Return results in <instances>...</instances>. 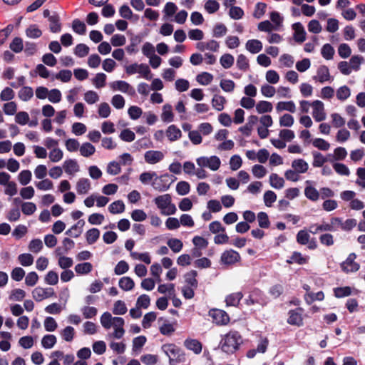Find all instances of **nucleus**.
I'll use <instances>...</instances> for the list:
<instances>
[{"mask_svg": "<svg viewBox=\"0 0 365 365\" xmlns=\"http://www.w3.org/2000/svg\"><path fill=\"white\" fill-rule=\"evenodd\" d=\"M100 322L106 330H110L106 337L122 339L125 334V320L120 317H113L108 312H103L100 317Z\"/></svg>", "mask_w": 365, "mask_h": 365, "instance_id": "obj_1", "label": "nucleus"}, {"mask_svg": "<svg viewBox=\"0 0 365 365\" xmlns=\"http://www.w3.org/2000/svg\"><path fill=\"white\" fill-rule=\"evenodd\" d=\"M242 344L241 334L236 330H230L221 336L219 346L223 352L232 354L240 349Z\"/></svg>", "mask_w": 365, "mask_h": 365, "instance_id": "obj_2", "label": "nucleus"}, {"mask_svg": "<svg viewBox=\"0 0 365 365\" xmlns=\"http://www.w3.org/2000/svg\"><path fill=\"white\" fill-rule=\"evenodd\" d=\"M153 201L163 215L175 214L177 208L175 204L172 202V197L170 194L159 195Z\"/></svg>", "mask_w": 365, "mask_h": 365, "instance_id": "obj_3", "label": "nucleus"}, {"mask_svg": "<svg viewBox=\"0 0 365 365\" xmlns=\"http://www.w3.org/2000/svg\"><path fill=\"white\" fill-rule=\"evenodd\" d=\"M163 351L169 358L170 365H176L185 359L182 350L173 344H166L162 346Z\"/></svg>", "mask_w": 365, "mask_h": 365, "instance_id": "obj_4", "label": "nucleus"}, {"mask_svg": "<svg viewBox=\"0 0 365 365\" xmlns=\"http://www.w3.org/2000/svg\"><path fill=\"white\" fill-rule=\"evenodd\" d=\"M197 165L200 168H207L212 171L217 170L221 165L220 159L216 155L202 156L196 159Z\"/></svg>", "mask_w": 365, "mask_h": 365, "instance_id": "obj_5", "label": "nucleus"}, {"mask_svg": "<svg viewBox=\"0 0 365 365\" xmlns=\"http://www.w3.org/2000/svg\"><path fill=\"white\" fill-rule=\"evenodd\" d=\"M125 71L129 75L139 73L146 80L152 78V73L149 66L144 63L129 65L125 68Z\"/></svg>", "mask_w": 365, "mask_h": 365, "instance_id": "obj_6", "label": "nucleus"}, {"mask_svg": "<svg viewBox=\"0 0 365 365\" xmlns=\"http://www.w3.org/2000/svg\"><path fill=\"white\" fill-rule=\"evenodd\" d=\"M170 178L171 176L168 174L161 175L160 176L157 175L151 185L157 191L165 192L170 188V185L175 180V178L170 182Z\"/></svg>", "mask_w": 365, "mask_h": 365, "instance_id": "obj_7", "label": "nucleus"}, {"mask_svg": "<svg viewBox=\"0 0 365 365\" xmlns=\"http://www.w3.org/2000/svg\"><path fill=\"white\" fill-rule=\"evenodd\" d=\"M312 80L315 83L321 84L331 83L333 81V77L330 74L329 68L327 66H319L316 71V74L312 76Z\"/></svg>", "mask_w": 365, "mask_h": 365, "instance_id": "obj_8", "label": "nucleus"}, {"mask_svg": "<svg viewBox=\"0 0 365 365\" xmlns=\"http://www.w3.org/2000/svg\"><path fill=\"white\" fill-rule=\"evenodd\" d=\"M209 316L212 322L218 326H225L230 322V317L226 312L219 309H212L209 311Z\"/></svg>", "mask_w": 365, "mask_h": 365, "instance_id": "obj_9", "label": "nucleus"}, {"mask_svg": "<svg viewBox=\"0 0 365 365\" xmlns=\"http://www.w3.org/2000/svg\"><path fill=\"white\" fill-rule=\"evenodd\" d=\"M312 109V115L315 121L321 122L326 119L327 113L324 108V104L322 101H313Z\"/></svg>", "mask_w": 365, "mask_h": 365, "instance_id": "obj_10", "label": "nucleus"}, {"mask_svg": "<svg viewBox=\"0 0 365 365\" xmlns=\"http://www.w3.org/2000/svg\"><path fill=\"white\" fill-rule=\"evenodd\" d=\"M356 255L355 253H351L347 258L340 264L343 272L346 273L355 272L360 268V265L356 262Z\"/></svg>", "mask_w": 365, "mask_h": 365, "instance_id": "obj_11", "label": "nucleus"}, {"mask_svg": "<svg viewBox=\"0 0 365 365\" xmlns=\"http://www.w3.org/2000/svg\"><path fill=\"white\" fill-rule=\"evenodd\" d=\"M240 254L233 250H228L223 252L220 257V262L224 265H232L240 261Z\"/></svg>", "mask_w": 365, "mask_h": 365, "instance_id": "obj_12", "label": "nucleus"}, {"mask_svg": "<svg viewBox=\"0 0 365 365\" xmlns=\"http://www.w3.org/2000/svg\"><path fill=\"white\" fill-rule=\"evenodd\" d=\"M55 295L53 288H43L37 287L32 291V297L36 302H41L43 299L52 297Z\"/></svg>", "mask_w": 365, "mask_h": 365, "instance_id": "obj_13", "label": "nucleus"}, {"mask_svg": "<svg viewBox=\"0 0 365 365\" xmlns=\"http://www.w3.org/2000/svg\"><path fill=\"white\" fill-rule=\"evenodd\" d=\"M109 86L114 91H118L130 95L135 93L133 88L128 82L124 81H113L110 83Z\"/></svg>", "mask_w": 365, "mask_h": 365, "instance_id": "obj_14", "label": "nucleus"}, {"mask_svg": "<svg viewBox=\"0 0 365 365\" xmlns=\"http://www.w3.org/2000/svg\"><path fill=\"white\" fill-rule=\"evenodd\" d=\"M165 155L162 151L150 150L144 154L145 161L150 165L160 163L164 159Z\"/></svg>", "mask_w": 365, "mask_h": 365, "instance_id": "obj_15", "label": "nucleus"}, {"mask_svg": "<svg viewBox=\"0 0 365 365\" xmlns=\"http://www.w3.org/2000/svg\"><path fill=\"white\" fill-rule=\"evenodd\" d=\"M288 324L297 327H301L303 324L302 309H296L289 312V317L287 319Z\"/></svg>", "mask_w": 365, "mask_h": 365, "instance_id": "obj_16", "label": "nucleus"}, {"mask_svg": "<svg viewBox=\"0 0 365 365\" xmlns=\"http://www.w3.org/2000/svg\"><path fill=\"white\" fill-rule=\"evenodd\" d=\"M63 168L65 173L69 175H75L80 171V166L74 159L66 160L63 163Z\"/></svg>", "mask_w": 365, "mask_h": 365, "instance_id": "obj_17", "label": "nucleus"}, {"mask_svg": "<svg viewBox=\"0 0 365 365\" xmlns=\"http://www.w3.org/2000/svg\"><path fill=\"white\" fill-rule=\"evenodd\" d=\"M196 48L200 51L206 50L217 52L220 48L219 43L215 40H210L207 42L200 41L197 43Z\"/></svg>", "mask_w": 365, "mask_h": 365, "instance_id": "obj_18", "label": "nucleus"}, {"mask_svg": "<svg viewBox=\"0 0 365 365\" xmlns=\"http://www.w3.org/2000/svg\"><path fill=\"white\" fill-rule=\"evenodd\" d=\"M106 339L109 341V347L110 349L117 354H122L126 349V344L123 340L116 341L117 339H112L106 337Z\"/></svg>", "mask_w": 365, "mask_h": 365, "instance_id": "obj_19", "label": "nucleus"}, {"mask_svg": "<svg viewBox=\"0 0 365 365\" xmlns=\"http://www.w3.org/2000/svg\"><path fill=\"white\" fill-rule=\"evenodd\" d=\"M76 189L78 195H86L91 190V182L88 178H80L76 182Z\"/></svg>", "mask_w": 365, "mask_h": 365, "instance_id": "obj_20", "label": "nucleus"}, {"mask_svg": "<svg viewBox=\"0 0 365 365\" xmlns=\"http://www.w3.org/2000/svg\"><path fill=\"white\" fill-rule=\"evenodd\" d=\"M292 29L294 31V40L298 43L304 42L306 39L307 34L303 25L300 22H297L292 25Z\"/></svg>", "mask_w": 365, "mask_h": 365, "instance_id": "obj_21", "label": "nucleus"}, {"mask_svg": "<svg viewBox=\"0 0 365 365\" xmlns=\"http://www.w3.org/2000/svg\"><path fill=\"white\" fill-rule=\"evenodd\" d=\"M165 135L169 141L174 142L182 137V131L175 125H170L165 130Z\"/></svg>", "mask_w": 365, "mask_h": 365, "instance_id": "obj_22", "label": "nucleus"}, {"mask_svg": "<svg viewBox=\"0 0 365 365\" xmlns=\"http://www.w3.org/2000/svg\"><path fill=\"white\" fill-rule=\"evenodd\" d=\"M292 168L299 175L306 173L309 170V164L302 158H297L292 162Z\"/></svg>", "mask_w": 365, "mask_h": 365, "instance_id": "obj_23", "label": "nucleus"}, {"mask_svg": "<svg viewBox=\"0 0 365 365\" xmlns=\"http://www.w3.org/2000/svg\"><path fill=\"white\" fill-rule=\"evenodd\" d=\"M84 225L85 222L83 220H78L66 232V235L75 238L78 237L83 232Z\"/></svg>", "mask_w": 365, "mask_h": 365, "instance_id": "obj_24", "label": "nucleus"}, {"mask_svg": "<svg viewBox=\"0 0 365 365\" xmlns=\"http://www.w3.org/2000/svg\"><path fill=\"white\" fill-rule=\"evenodd\" d=\"M309 257L303 255L301 252H294L291 257L287 260L288 264H305L308 262Z\"/></svg>", "mask_w": 365, "mask_h": 365, "instance_id": "obj_25", "label": "nucleus"}, {"mask_svg": "<svg viewBox=\"0 0 365 365\" xmlns=\"http://www.w3.org/2000/svg\"><path fill=\"white\" fill-rule=\"evenodd\" d=\"M184 346L195 354H199L202 349V344L198 340L194 339H187L184 341Z\"/></svg>", "mask_w": 365, "mask_h": 365, "instance_id": "obj_26", "label": "nucleus"}, {"mask_svg": "<svg viewBox=\"0 0 365 365\" xmlns=\"http://www.w3.org/2000/svg\"><path fill=\"white\" fill-rule=\"evenodd\" d=\"M332 231V225H329V222L325 221L320 224H312L309 226V232L314 235L322 232Z\"/></svg>", "mask_w": 365, "mask_h": 365, "instance_id": "obj_27", "label": "nucleus"}, {"mask_svg": "<svg viewBox=\"0 0 365 365\" xmlns=\"http://www.w3.org/2000/svg\"><path fill=\"white\" fill-rule=\"evenodd\" d=\"M226 103L227 100L225 97L219 94H215L211 100L212 106L217 111L224 110Z\"/></svg>", "mask_w": 365, "mask_h": 365, "instance_id": "obj_28", "label": "nucleus"}, {"mask_svg": "<svg viewBox=\"0 0 365 365\" xmlns=\"http://www.w3.org/2000/svg\"><path fill=\"white\" fill-rule=\"evenodd\" d=\"M58 257V265L63 269H68L73 264V259L66 256L62 255L59 252V248L56 250Z\"/></svg>", "mask_w": 365, "mask_h": 365, "instance_id": "obj_29", "label": "nucleus"}, {"mask_svg": "<svg viewBox=\"0 0 365 365\" xmlns=\"http://www.w3.org/2000/svg\"><path fill=\"white\" fill-rule=\"evenodd\" d=\"M269 182L270 185L277 190H280L284 187L285 181L283 178L280 177L277 173H272L269 177Z\"/></svg>", "mask_w": 365, "mask_h": 365, "instance_id": "obj_30", "label": "nucleus"}, {"mask_svg": "<svg viewBox=\"0 0 365 365\" xmlns=\"http://www.w3.org/2000/svg\"><path fill=\"white\" fill-rule=\"evenodd\" d=\"M246 49L251 53H257L262 49V43L257 39L248 40L245 44Z\"/></svg>", "mask_w": 365, "mask_h": 365, "instance_id": "obj_31", "label": "nucleus"}, {"mask_svg": "<svg viewBox=\"0 0 365 365\" xmlns=\"http://www.w3.org/2000/svg\"><path fill=\"white\" fill-rule=\"evenodd\" d=\"M26 36L29 38H38L42 36V31L37 24H31L25 30Z\"/></svg>", "mask_w": 365, "mask_h": 365, "instance_id": "obj_32", "label": "nucleus"}, {"mask_svg": "<svg viewBox=\"0 0 365 365\" xmlns=\"http://www.w3.org/2000/svg\"><path fill=\"white\" fill-rule=\"evenodd\" d=\"M276 110L277 112L286 110L290 113H294L296 111V105L292 101H279L276 105Z\"/></svg>", "mask_w": 365, "mask_h": 365, "instance_id": "obj_33", "label": "nucleus"}, {"mask_svg": "<svg viewBox=\"0 0 365 365\" xmlns=\"http://www.w3.org/2000/svg\"><path fill=\"white\" fill-rule=\"evenodd\" d=\"M161 119L163 122L170 123L174 120L173 107L170 104H165L163 106Z\"/></svg>", "mask_w": 365, "mask_h": 365, "instance_id": "obj_34", "label": "nucleus"}, {"mask_svg": "<svg viewBox=\"0 0 365 365\" xmlns=\"http://www.w3.org/2000/svg\"><path fill=\"white\" fill-rule=\"evenodd\" d=\"M79 152L83 157L89 158L96 153V148L91 143L86 142L81 145Z\"/></svg>", "mask_w": 365, "mask_h": 365, "instance_id": "obj_35", "label": "nucleus"}, {"mask_svg": "<svg viewBox=\"0 0 365 365\" xmlns=\"http://www.w3.org/2000/svg\"><path fill=\"white\" fill-rule=\"evenodd\" d=\"M75 335V329L71 326H66L64 329L60 331V336L66 342L72 341Z\"/></svg>", "mask_w": 365, "mask_h": 365, "instance_id": "obj_36", "label": "nucleus"}, {"mask_svg": "<svg viewBox=\"0 0 365 365\" xmlns=\"http://www.w3.org/2000/svg\"><path fill=\"white\" fill-rule=\"evenodd\" d=\"M49 29L52 33H58L61 30V24L58 15H52L48 18Z\"/></svg>", "mask_w": 365, "mask_h": 365, "instance_id": "obj_37", "label": "nucleus"}, {"mask_svg": "<svg viewBox=\"0 0 365 365\" xmlns=\"http://www.w3.org/2000/svg\"><path fill=\"white\" fill-rule=\"evenodd\" d=\"M255 108L258 113L262 114L271 112L273 109V106L269 101H259L256 103Z\"/></svg>", "mask_w": 365, "mask_h": 365, "instance_id": "obj_38", "label": "nucleus"}, {"mask_svg": "<svg viewBox=\"0 0 365 365\" xmlns=\"http://www.w3.org/2000/svg\"><path fill=\"white\" fill-rule=\"evenodd\" d=\"M125 205L122 200H116L113 202L108 206L109 212L113 215L120 214L125 211Z\"/></svg>", "mask_w": 365, "mask_h": 365, "instance_id": "obj_39", "label": "nucleus"}, {"mask_svg": "<svg viewBox=\"0 0 365 365\" xmlns=\"http://www.w3.org/2000/svg\"><path fill=\"white\" fill-rule=\"evenodd\" d=\"M130 257L133 259L141 261L147 264H150L151 263V257L149 252H131L130 253Z\"/></svg>", "mask_w": 365, "mask_h": 365, "instance_id": "obj_40", "label": "nucleus"}, {"mask_svg": "<svg viewBox=\"0 0 365 365\" xmlns=\"http://www.w3.org/2000/svg\"><path fill=\"white\" fill-rule=\"evenodd\" d=\"M17 179L21 185L26 186L31 181L32 173L29 170H23L19 173Z\"/></svg>", "mask_w": 365, "mask_h": 365, "instance_id": "obj_41", "label": "nucleus"}, {"mask_svg": "<svg viewBox=\"0 0 365 365\" xmlns=\"http://www.w3.org/2000/svg\"><path fill=\"white\" fill-rule=\"evenodd\" d=\"M57 342V338L53 334H46L41 339V345L44 349L53 348Z\"/></svg>", "mask_w": 365, "mask_h": 365, "instance_id": "obj_42", "label": "nucleus"}, {"mask_svg": "<svg viewBox=\"0 0 365 365\" xmlns=\"http://www.w3.org/2000/svg\"><path fill=\"white\" fill-rule=\"evenodd\" d=\"M118 285L124 291H130L134 288L135 282L129 277H123L119 279Z\"/></svg>", "mask_w": 365, "mask_h": 365, "instance_id": "obj_43", "label": "nucleus"}, {"mask_svg": "<svg viewBox=\"0 0 365 365\" xmlns=\"http://www.w3.org/2000/svg\"><path fill=\"white\" fill-rule=\"evenodd\" d=\"M243 295L242 292H235L232 293L227 296L225 299V302L227 306H237L242 299Z\"/></svg>", "mask_w": 365, "mask_h": 365, "instance_id": "obj_44", "label": "nucleus"}, {"mask_svg": "<svg viewBox=\"0 0 365 365\" xmlns=\"http://www.w3.org/2000/svg\"><path fill=\"white\" fill-rule=\"evenodd\" d=\"M304 195L312 201H317L319 200L320 194L314 187L307 185L304 188Z\"/></svg>", "mask_w": 365, "mask_h": 365, "instance_id": "obj_45", "label": "nucleus"}, {"mask_svg": "<svg viewBox=\"0 0 365 365\" xmlns=\"http://www.w3.org/2000/svg\"><path fill=\"white\" fill-rule=\"evenodd\" d=\"M100 237V230L97 228H91L86 232V239L88 245L95 243Z\"/></svg>", "mask_w": 365, "mask_h": 365, "instance_id": "obj_46", "label": "nucleus"}, {"mask_svg": "<svg viewBox=\"0 0 365 365\" xmlns=\"http://www.w3.org/2000/svg\"><path fill=\"white\" fill-rule=\"evenodd\" d=\"M158 292L160 294H168L170 297H175V284L172 283L161 284L158 287Z\"/></svg>", "mask_w": 365, "mask_h": 365, "instance_id": "obj_47", "label": "nucleus"}, {"mask_svg": "<svg viewBox=\"0 0 365 365\" xmlns=\"http://www.w3.org/2000/svg\"><path fill=\"white\" fill-rule=\"evenodd\" d=\"M336 96L338 100L344 101L351 96V89L347 86H340L336 91Z\"/></svg>", "mask_w": 365, "mask_h": 365, "instance_id": "obj_48", "label": "nucleus"}, {"mask_svg": "<svg viewBox=\"0 0 365 365\" xmlns=\"http://www.w3.org/2000/svg\"><path fill=\"white\" fill-rule=\"evenodd\" d=\"M63 158V152L58 147L54 149H51L48 153V158L52 163H58Z\"/></svg>", "mask_w": 365, "mask_h": 365, "instance_id": "obj_49", "label": "nucleus"}, {"mask_svg": "<svg viewBox=\"0 0 365 365\" xmlns=\"http://www.w3.org/2000/svg\"><path fill=\"white\" fill-rule=\"evenodd\" d=\"M364 62V59L361 56L354 55L350 58L349 63L352 71H358Z\"/></svg>", "mask_w": 365, "mask_h": 365, "instance_id": "obj_50", "label": "nucleus"}, {"mask_svg": "<svg viewBox=\"0 0 365 365\" xmlns=\"http://www.w3.org/2000/svg\"><path fill=\"white\" fill-rule=\"evenodd\" d=\"M309 232V230L307 231V230H299L296 236L297 242L302 245H306L307 244H308L309 240L311 238Z\"/></svg>", "mask_w": 365, "mask_h": 365, "instance_id": "obj_51", "label": "nucleus"}, {"mask_svg": "<svg viewBox=\"0 0 365 365\" xmlns=\"http://www.w3.org/2000/svg\"><path fill=\"white\" fill-rule=\"evenodd\" d=\"M93 269V265L90 262L77 264L75 266V271L78 274H87Z\"/></svg>", "mask_w": 365, "mask_h": 365, "instance_id": "obj_52", "label": "nucleus"}, {"mask_svg": "<svg viewBox=\"0 0 365 365\" xmlns=\"http://www.w3.org/2000/svg\"><path fill=\"white\" fill-rule=\"evenodd\" d=\"M72 29L79 35H84L86 32V26L84 22L76 19L72 21Z\"/></svg>", "mask_w": 365, "mask_h": 365, "instance_id": "obj_53", "label": "nucleus"}, {"mask_svg": "<svg viewBox=\"0 0 365 365\" xmlns=\"http://www.w3.org/2000/svg\"><path fill=\"white\" fill-rule=\"evenodd\" d=\"M128 311L127 307L125 302L122 300L116 301L112 309L113 314L115 315H123Z\"/></svg>", "mask_w": 365, "mask_h": 365, "instance_id": "obj_54", "label": "nucleus"}, {"mask_svg": "<svg viewBox=\"0 0 365 365\" xmlns=\"http://www.w3.org/2000/svg\"><path fill=\"white\" fill-rule=\"evenodd\" d=\"M324 298L323 292L320 291L317 293L308 292L304 295V299L308 304H312L314 301H322Z\"/></svg>", "mask_w": 365, "mask_h": 365, "instance_id": "obj_55", "label": "nucleus"}, {"mask_svg": "<svg viewBox=\"0 0 365 365\" xmlns=\"http://www.w3.org/2000/svg\"><path fill=\"white\" fill-rule=\"evenodd\" d=\"M18 96L21 101H28L34 96L33 89L29 86H24L19 91Z\"/></svg>", "mask_w": 365, "mask_h": 365, "instance_id": "obj_56", "label": "nucleus"}, {"mask_svg": "<svg viewBox=\"0 0 365 365\" xmlns=\"http://www.w3.org/2000/svg\"><path fill=\"white\" fill-rule=\"evenodd\" d=\"M106 78L107 76L105 73H98L92 79V83L95 88L99 89L103 88L106 86Z\"/></svg>", "mask_w": 365, "mask_h": 365, "instance_id": "obj_57", "label": "nucleus"}, {"mask_svg": "<svg viewBox=\"0 0 365 365\" xmlns=\"http://www.w3.org/2000/svg\"><path fill=\"white\" fill-rule=\"evenodd\" d=\"M213 80V76L207 72H202L196 76V81L202 86L209 85Z\"/></svg>", "mask_w": 365, "mask_h": 365, "instance_id": "obj_58", "label": "nucleus"}, {"mask_svg": "<svg viewBox=\"0 0 365 365\" xmlns=\"http://www.w3.org/2000/svg\"><path fill=\"white\" fill-rule=\"evenodd\" d=\"M167 244L171 250L175 253L180 252L183 247L182 241L176 238L169 239L167 242Z\"/></svg>", "mask_w": 365, "mask_h": 365, "instance_id": "obj_59", "label": "nucleus"}, {"mask_svg": "<svg viewBox=\"0 0 365 365\" xmlns=\"http://www.w3.org/2000/svg\"><path fill=\"white\" fill-rule=\"evenodd\" d=\"M163 269L159 263H153L150 267V274L154 277L157 282H161L160 275L162 274Z\"/></svg>", "mask_w": 365, "mask_h": 365, "instance_id": "obj_60", "label": "nucleus"}, {"mask_svg": "<svg viewBox=\"0 0 365 365\" xmlns=\"http://www.w3.org/2000/svg\"><path fill=\"white\" fill-rule=\"evenodd\" d=\"M111 113V108L106 102L101 103L98 106V114L101 118H106Z\"/></svg>", "mask_w": 365, "mask_h": 365, "instance_id": "obj_61", "label": "nucleus"}, {"mask_svg": "<svg viewBox=\"0 0 365 365\" xmlns=\"http://www.w3.org/2000/svg\"><path fill=\"white\" fill-rule=\"evenodd\" d=\"M197 272L195 270H191L185 274V279L188 287L197 288V281L196 279Z\"/></svg>", "mask_w": 365, "mask_h": 365, "instance_id": "obj_62", "label": "nucleus"}, {"mask_svg": "<svg viewBox=\"0 0 365 365\" xmlns=\"http://www.w3.org/2000/svg\"><path fill=\"white\" fill-rule=\"evenodd\" d=\"M21 208L22 212L26 215H31L36 210V205L32 202H21Z\"/></svg>", "mask_w": 365, "mask_h": 365, "instance_id": "obj_63", "label": "nucleus"}, {"mask_svg": "<svg viewBox=\"0 0 365 365\" xmlns=\"http://www.w3.org/2000/svg\"><path fill=\"white\" fill-rule=\"evenodd\" d=\"M222 90L226 93H232L235 88V83L230 79H222L220 83Z\"/></svg>", "mask_w": 365, "mask_h": 365, "instance_id": "obj_64", "label": "nucleus"}]
</instances>
